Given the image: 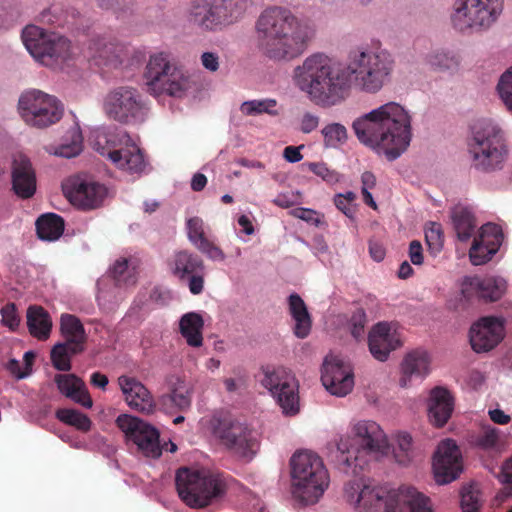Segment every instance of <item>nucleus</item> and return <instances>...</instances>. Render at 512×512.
<instances>
[{
  "instance_id": "obj_35",
  "label": "nucleus",
  "mask_w": 512,
  "mask_h": 512,
  "mask_svg": "<svg viewBox=\"0 0 512 512\" xmlns=\"http://www.w3.org/2000/svg\"><path fill=\"white\" fill-rule=\"evenodd\" d=\"M456 287L457 290L448 299V306L451 309L465 308L475 297L480 298L478 276H465L458 280Z\"/></svg>"
},
{
  "instance_id": "obj_18",
  "label": "nucleus",
  "mask_w": 512,
  "mask_h": 512,
  "mask_svg": "<svg viewBox=\"0 0 512 512\" xmlns=\"http://www.w3.org/2000/svg\"><path fill=\"white\" fill-rule=\"evenodd\" d=\"M116 424L145 457L158 458L161 455L159 433L156 428L129 414L119 415Z\"/></svg>"
},
{
  "instance_id": "obj_12",
  "label": "nucleus",
  "mask_w": 512,
  "mask_h": 512,
  "mask_svg": "<svg viewBox=\"0 0 512 512\" xmlns=\"http://www.w3.org/2000/svg\"><path fill=\"white\" fill-rule=\"evenodd\" d=\"M17 111L26 125L45 129L60 121L64 107L52 94L39 89H27L19 96Z\"/></svg>"
},
{
  "instance_id": "obj_17",
  "label": "nucleus",
  "mask_w": 512,
  "mask_h": 512,
  "mask_svg": "<svg viewBox=\"0 0 512 512\" xmlns=\"http://www.w3.org/2000/svg\"><path fill=\"white\" fill-rule=\"evenodd\" d=\"M101 108L108 119L119 123H139L147 115L141 94L130 86L109 90L101 100Z\"/></svg>"
},
{
  "instance_id": "obj_38",
  "label": "nucleus",
  "mask_w": 512,
  "mask_h": 512,
  "mask_svg": "<svg viewBox=\"0 0 512 512\" xmlns=\"http://www.w3.org/2000/svg\"><path fill=\"white\" fill-rule=\"evenodd\" d=\"M168 385L170 394L162 396L160 404L165 407L168 402H171L180 410L188 409L192 400V387L179 376H171Z\"/></svg>"
},
{
  "instance_id": "obj_51",
  "label": "nucleus",
  "mask_w": 512,
  "mask_h": 512,
  "mask_svg": "<svg viewBox=\"0 0 512 512\" xmlns=\"http://www.w3.org/2000/svg\"><path fill=\"white\" fill-rule=\"evenodd\" d=\"M428 63L442 70L456 69L460 65V57L450 50H436L427 56Z\"/></svg>"
},
{
  "instance_id": "obj_21",
  "label": "nucleus",
  "mask_w": 512,
  "mask_h": 512,
  "mask_svg": "<svg viewBox=\"0 0 512 512\" xmlns=\"http://www.w3.org/2000/svg\"><path fill=\"white\" fill-rule=\"evenodd\" d=\"M136 52V48L130 45L97 39L89 45L88 57L98 67L115 69L129 65Z\"/></svg>"
},
{
  "instance_id": "obj_25",
  "label": "nucleus",
  "mask_w": 512,
  "mask_h": 512,
  "mask_svg": "<svg viewBox=\"0 0 512 512\" xmlns=\"http://www.w3.org/2000/svg\"><path fill=\"white\" fill-rule=\"evenodd\" d=\"M118 385L126 404L133 410L145 414L155 411V401L150 391L136 378L122 375L118 378Z\"/></svg>"
},
{
  "instance_id": "obj_48",
  "label": "nucleus",
  "mask_w": 512,
  "mask_h": 512,
  "mask_svg": "<svg viewBox=\"0 0 512 512\" xmlns=\"http://www.w3.org/2000/svg\"><path fill=\"white\" fill-rule=\"evenodd\" d=\"M501 432L499 429L484 425L480 431L474 436L473 444L482 450H495L499 447Z\"/></svg>"
},
{
  "instance_id": "obj_31",
  "label": "nucleus",
  "mask_w": 512,
  "mask_h": 512,
  "mask_svg": "<svg viewBox=\"0 0 512 512\" xmlns=\"http://www.w3.org/2000/svg\"><path fill=\"white\" fill-rule=\"evenodd\" d=\"M59 391L85 408H91L92 399L84 382L73 374H59L55 377Z\"/></svg>"
},
{
  "instance_id": "obj_52",
  "label": "nucleus",
  "mask_w": 512,
  "mask_h": 512,
  "mask_svg": "<svg viewBox=\"0 0 512 512\" xmlns=\"http://www.w3.org/2000/svg\"><path fill=\"white\" fill-rule=\"evenodd\" d=\"M57 418L78 430L88 431L91 428V420L83 413L74 409H60L56 412Z\"/></svg>"
},
{
  "instance_id": "obj_40",
  "label": "nucleus",
  "mask_w": 512,
  "mask_h": 512,
  "mask_svg": "<svg viewBox=\"0 0 512 512\" xmlns=\"http://www.w3.org/2000/svg\"><path fill=\"white\" fill-rule=\"evenodd\" d=\"M451 218L457 238L460 241L466 242L475 234L477 223L474 213L469 207L456 205L452 209Z\"/></svg>"
},
{
  "instance_id": "obj_50",
  "label": "nucleus",
  "mask_w": 512,
  "mask_h": 512,
  "mask_svg": "<svg viewBox=\"0 0 512 512\" xmlns=\"http://www.w3.org/2000/svg\"><path fill=\"white\" fill-rule=\"evenodd\" d=\"M462 512H479L482 506L481 491L476 484L463 486L460 492Z\"/></svg>"
},
{
  "instance_id": "obj_20",
  "label": "nucleus",
  "mask_w": 512,
  "mask_h": 512,
  "mask_svg": "<svg viewBox=\"0 0 512 512\" xmlns=\"http://www.w3.org/2000/svg\"><path fill=\"white\" fill-rule=\"evenodd\" d=\"M432 468L435 481L440 485L456 480L462 472L461 452L451 439L441 441L433 455Z\"/></svg>"
},
{
  "instance_id": "obj_54",
  "label": "nucleus",
  "mask_w": 512,
  "mask_h": 512,
  "mask_svg": "<svg viewBox=\"0 0 512 512\" xmlns=\"http://www.w3.org/2000/svg\"><path fill=\"white\" fill-rule=\"evenodd\" d=\"M497 90L506 108L512 113V67L501 75Z\"/></svg>"
},
{
  "instance_id": "obj_10",
  "label": "nucleus",
  "mask_w": 512,
  "mask_h": 512,
  "mask_svg": "<svg viewBox=\"0 0 512 512\" xmlns=\"http://www.w3.org/2000/svg\"><path fill=\"white\" fill-rule=\"evenodd\" d=\"M21 38L29 54L45 67L61 69L74 55V48L67 38L35 25H27Z\"/></svg>"
},
{
  "instance_id": "obj_27",
  "label": "nucleus",
  "mask_w": 512,
  "mask_h": 512,
  "mask_svg": "<svg viewBox=\"0 0 512 512\" xmlns=\"http://www.w3.org/2000/svg\"><path fill=\"white\" fill-rule=\"evenodd\" d=\"M12 188L23 199L32 197L36 191V175L30 160L23 154H16L12 162Z\"/></svg>"
},
{
  "instance_id": "obj_45",
  "label": "nucleus",
  "mask_w": 512,
  "mask_h": 512,
  "mask_svg": "<svg viewBox=\"0 0 512 512\" xmlns=\"http://www.w3.org/2000/svg\"><path fill=\"white\" fill-rule=\"evenodd\" d=\"M239 110L244 116H258L267 114L269 116L279 115V106L276 99L262 98L244 101L240 104Z\"/></svg>"
},
{
  "instance_id": "obj_62",
  "label": "nucleus",
  "mask_w": 512,
  "mask_h": 512,
  "mask_svg": "<svg viewBox=\"0 0 512 512\" xmlns=\"http://www.w3.org/2000/svg\"><path fill=\"white\" fill-rule=\"evenodd\" d=\"M320 122L318 115L305 112L299 121V129L302 133L309 134L316 130Z\"/></svg>"
},
{
  "instance_id": "obj_49",
  "label": "nucleus",
  "mask_w": 512,
  "mask_h": 512,
  "mask_svg": "<svg viewBox=\"0 0 512 512\" xmlns=\"http://www.w3.org/2000/svg\"><path fill=\"white\" fill-rule=\"evenodd\" d=\"M321 134L323 136L324 145L327 148H338L343 145L348 138V132L341 123H329L325 125Z\"/></svg>"
},
{
  "instance_id": "obj_58",
  "label": "nucleus",
  "mask_w": 512,
  "mask_h": 512,
  "mask_svg": "<svg viewBox=\"0 0 512 512\" xmlns=\"http://www.w3.org/2000/svg\"><path fill=\"white\" fill-rule=\"evenodd\" d=\"M495 255L494 252H490V248L473 241V244L469 250V258L473 265H483L490 261Z\"/></svg>"
},
{
  "instance_id": "obj_9",
  "label": "nucleus",
  "mask_w": 512,
  "mask_h": 512,
  "mask_svg": "<svg viewBox=\"0 0 512 512\" xmlns=\"http://www.w3.org/2000/svg\"><path fill=\"white\" fill-rule=\"evenodd\" d=\"M144 77L149 92L156 96L166 94L183 98L195 86L191 75L179 67L172 55L165 51L150 55Z\"/></svg>"
},
{
  "instance_id": "obj_26",
  "label": "nucleus",
  "mask_w": 512,
  "mask_h": 512,
  "mask_svg": "<svg viewBox=\"0 0 512 512\" xmlns=\"http://www.w3.org/2000/svg\"><path fill=\"white\" fill-rule=\"evenodd\" d=\"M208 226L204 220L198 216H192L186 219V233L189 242L208 259L216 262H222L226 256L223 250L210 241L206 236Z\"/></svg>"
},
{
  "instance_id": "obj_60",
  "label": "nucleus",
  "mask_w": 512,
  "mask_h": 512,
  "mask_svg": "<svg viewBox=\"0 0 512 512\" xmlns=\"http://www.w3.org/2000/svg\"><path fill=\"white\" fill-rule=\"evenodd\" d=\"M1 322L4 326L14 331L20 323V317L13 303L6 304L0 310Z\"/></svg>"
},
{
  "instance_id": "obj_64",
  "label": "nucleus",
  "mask_w": 512,
  "mask_h": 512,
  "mask_svg": "<svg viewBox=\"0 0 512 512\" xmlns=\"http://www.w3.org/2000/svg\"><path fill=\"white\" fill-rule=\"evenodd\" d=\"M291 213L294 217L304 220L308 223H312L315 225H318L320 223L318 213L315 210L300 207L294 209Z\"/></svg>"
},
{
  "instance_id": "obj_30",
  "label": "nucleus",
  "mask_w": 512,
  "mask_h": 512,
  "mask_svg": "<svg viewBox=\"0 0 512 512\" xmlns=\"http://www.w3.org/2000/svg\"><path fill=\"white\" fill-rule=\"evenodd\" d=\"M167 265L169 272L180 281H184L194 272L205 270L203 260L187 250L175 252L168 260Z\"/></svg>"
},
{
  "instance_id": "obj_56",
  "label": "nucleus",
  "mask_w": 512,
  "mask_h": 512,
  "mask_svg": "<svg viewBox=\"0 0 512 512\" xmlns=\"http://www.w3.org/2000/svg\"><path fill=\"white\" fill-rule=\"evenodd\" d=\"M425 239L431 253H439L443 247V234L441 226L437 223H431L425 230Z\"/></svg>"
},
{
  "instance_id": "obj_11",
  "label": "nucleus",
  "mask_w": 512,
  "mask_h": 512,
  "mask_svg": "<svg viewBox=\"0 0 512 512\" xmlns=\"http://www.w3.org/2000/svg\"><path fill=\"white\" fill-rule=\"evenodd\" d=\"M208 428L215 439L239 458L250 460L258 450V438L249 426L231 416L214 414Z\"/></svg>"
},
{
  "instance_id": "obj_29",
  "label": "nucleus",
  "mask_w": 512,
  "mask_h": 512,
  "mask_svg": "<svg viewBox=\"0 0 512 512\" xmlns=\"http://www.w3.org/2000/svg\"><path fill=\"white\" fill-rule=\"evenodd\" d=\"M249 6L247 0H212L216 30L239 22L246 15Z\"/></svg>"
},
{
  "instance_id": "obj_46",
  "label": "nucleus",
  "mask_w": 512,
  "mask_h": 512,
  "mask_svg": "<svg viewBox=\"0 0 512 512\" xmlns=\"http://www.w3.org/2000/svg\"><path fill=\"white\" fill-rule=\"evenodd\" d=\"M213 15L212 2L193 3L188 9L189 21L206 30H216Z\"/></svg>"
},
{
  "instance_id": "obj_5",
  "label": "nucleus",
  "mask_w": 512,
  "mask_h": 512,
  "mask_svg": "<svg viewBox=\"0 0 512 512\" xmlns=\"http://www.w3.org/2000/svg\"><path fill=\"white\" fill-rule=\"evenodd\" d=\"M389 452L387 437L375 421L356 420L350 432L340 435L329 447V456L345 473L362 470L372 459L384 457Z\"/></svg>"
},
{
  "instance_id": "obj_42",
  "label": "nucleus",
  "mask_w": 512,
  "mask_h": 512,
  "mask_svg": "<svg viewBox=\"0 0 512 512\" xmlns=\"http://www.w3.org/2000/svg\"><path fill=\"white\" fill-rule=\"evenodd\" d=\"M392 454L396 463L401 466L407 467L413 463L416 452L408 432L398 431L392 435Z\"/></svg>"
},
{
  "instance_id": "obj_7",
  "label": "nucleus",
  "mask_w": 512,
  "mask_h": 512,
  "mask_svg": "<svg viewBox=\"0 0 512 512\" xmlns=\"http://www.w3.org/2000/svg\"><path fill=\"white\" fill-rule=\"evenodd\" d=\"M92 145L118 170L130 175H140L145 171L146 161L138 144L124 130L99 128L93 134Z\"/></svg>"
},
{
  "instance_id": "obj_59",
  "label": "nucleus",
  "mask_w": 512,
  "mask_h": 512,
  "mask_svg": "<svg viewBox=\"0 0 512 512\" xmlns=\"http://www.w3.org/2000/svg\"><path fill=\"white\" fill-rule=\"evenodd\" d=\"M366 323V314L362 309L357 310L351 316L349 321L350 333L356 340H360L363 338Z\"/></svg>"
},
{
  "instance_id": "obj_57",
  "label": "nucleus",
  "mask_w": 512,
  "mask_h": 512,
  "mask_svg": "<svg viewBox=\"0 0 512 512\" xmlns=\"http://www.w3.org/2000/svg\"><path fill=\"white\" fill-rule=\"evenodd\" d=\"M308 168L316 176L320 177L323 181L334 184L341 180V175L335 170L330 169L325 163H309Z\"/></svg>"
},
{
  "instance_id": "obj_63",
  "label": "nucleus",
  "mask_w": 512,
  "mask_h": 512,
  "mask_svg": "<svg viewBox=\"0 0 512 512\" xmlns=\"http://www.w3.org/2000/svg\"><path fill=\"white\" fill-rule=\"evenodd\" d=\"M299 202V192H284L278 194L273 203L281 208L292 207Z\"/></svg>"
},
{
  "instance_id": "obj_32",
  "label": "nucleus",
  "mask_w": 512,
  "mask_h": 512,
  "mask_svg": "<svg viewBox=\"0 0 512 512\" xmlns=\"http://www.w3.org/2000/svg\"><path fill=\"white\" fill-rule=\"evenodd\" d=\"M127 287L114 282L110 276H102L97 281L96 299L103 310H112L126 296Z\"/></svg>"
},
{
  "instance_id": "obj_34",
  "label": "nucleus",
  "mask_w": 512,
  "mask_h": 512,
  "mask_svg": "<svg viewBox=\"0 0 512 512\" xmlns=\"http://www.w3.org/2000/svg\"><path fill=\"white\" fill-rule=\"evenodd\" d=\"M288 310L294 322L293 331L296 337L306 338L312 327V320L304 300L297 293L288 297Z\"/></svg>"
},
{
  "instance_id": "obj_1",
  "label": "nucleus",
  "mask_w": 512,
  "mask_h": 512,
  "mask_svg": "<svg viewBox=\"0 0 512 512\" xmlns=\"http://www.w3.org/2000/svg\"><path fill=\"white\" fill-rule=\"evenodd\" d=\"M395 69L394 55L382 45H363L350 51L345 63L326 52H313L293 68L292 82L322 107L342 103L351 87L377 94L387 86Z\"/></svg>"
},
{
  "instance_id": "obj_8",
  "label": "nucleus",
  "mask_w": 512,
  "mask_h": 512,
  "mask_svg": "<svg viewBox=\"0 0 512 512\" xmlns=\"http://www.w3.org/2000/svg\"><path fill=\"white\" fill-rule=\"evenodd\" d=\"M469 151L473 167L482 172L502 170L509 158L499 127L489 119H478L472 125Z\"/></svg>"
},
{
  "instance_id": "obj_15",
  "label": "nucleus",
  "mask_w": 512,
  "mask_h": 512,
  "mask_svg": "<svg viewBox=\"0 0 512 512\" xmlns=\"http://www.w3.org/2000/svg\"><path fill=\"white\" fill-rule=\"evenodd\" d=\"M62 190L66 199L83 211L101 208L111 196L105 183L87 173L68 177L62 184Z\"/></svg>"
},
{
  "instance_id": "obj_3",
  "label": "nucleus",
  "mask_w": 512,
  "mask_h": 512,
  "mask_svg": "<svg viewBox=\"0 0 512 512\" xmlns=\"http://www.w3.org/2000/svg\"><path fill=\"white\" fill-rule=\"evenodd\" d=\"M352 129L360 143L394 161L411 143L412 116L402 104L390 101L356 118Z\"/></svg>"
},
{
  "instance_id": "obj_53",
  "label": "nucleus",
  "mask_w": 512,
  "mask_h": 512,
  "mask_svg": "<svg viewBox=\"0 0 512 512\" xmlns=\"http://www.w3.org/2000/svg\"><path fill=\"white\" fill-rule=\"evenodd\" d=\"M71 348V344L66 342L58 343L52 348L51 360L57 370L68 371L71 369L70 358L75 354Z\"/></svg>"
},
{
  "instance_id": "obj_19",
  "label": "nucleus",
  "mask_w": 512,
  "mask_h": 512,
  "mask_svg": "<svg viewBox=\"0 0 512 512\" xmlns=\"http://www.w3.org/2000/svg\"><path fill=\"white\" fill-rule=\"evenodd\" d=\"M321 381L331 395L346 396L354 387V374L351 364L340 356L327 355L321 369Z\"/></svg>"
},
{
  "instance_id": "obj_44",
  "label": "nucleus",
  "mask_w": 512,
  "mask_h": 512,
  "mask_svg": "<svg viewBox=\"0 0 512 512\" xmlns=\"http://www.w3.org/2000/svg\"><path fill=\"white\" fill-rule=\"evenodd\" d=\"M480 298L486 301H497L507 291V281L502 276L489 275L479 277Z\"/></svg>"
},
{
  "instance_id": "obj_55",
  "label": "nucleus",
  "mask_w": 512,
  "mask_h": 512,
  "mask_svg": "<svg viewBox=\"0 0 512 512\" xmlns=\"http://www.w3.org/2000/svg\"><path fill=\"white\" fill-rule=\"evenodd\" d=\"M376 186V177L370 171H365L361 175V193L364 202L370 206L373 210H377L378 206L374 200L371 190Z\"/></svg>"
},
{
  "instance_id": "obj_47",
  "label": "nucleus",
  "mask_w": 512,
  "mask_h": 512,
  "mask_svg": "<svg viewBox=\"0 0 512 512\" xmlns=\"http://www.w3.org/2000/svg\"><path fill=\"white\" fill-rule=\"evenodd\" d=\"M474 242L483 244L490 248V252H498L503 242V233L501 228L493 223H486L481 226L474 237Z\"/></svg>"
},
{
  "instance_id": "obj_41",
  "label": "nucleus",
  "mask_w": 512,
  "mask_h": 512,
  "mask_svg": "<svg viewBox=\"0 0 512 512\" xmlns=\"http://www.w3.org/2000/svg\"><path fill=\"white\" fill-rule=\"evenodd\" d=\"M27 325L31 335L39 340L47 339L52 329L48 312L40 306H30L27 309Z\"/></svg>"
},
{
  "instance_id": "obj_23",
  "label": "nucleus",
  "mask_w": 512,
  "mask_h": 512,
  "mask_svg": "<svg viewBox=\"0 0 512 512\" xmlns=\"http://www.w3.org/2000/svg\"><path fill=\"white\" fill-rule=\"evenodd\" d=\"M402 345V336L393 323L379 322L368 333L369 352L379 362H386L390 354Z\"/></svg>"
},
{
  "instance_id": "obj_24",
  "label": "nucleus",
  "mask_w": 512,
  "mask_h": 512,
  "mask_svg": "<svg viewBox=\"0 0 512 512\" xmlns=\"http://www.w3.org/2000/svg\"><path fill=\"white\" fill-rule=\"evenodd\" d=\"M399 386L411 388L421 383L431 372V357L424 349H415L405 354L399 367Z\"/></svg>"
},
{
  "instance_id": "obj_61",
  "label": "nucleus",
  "mask_w": 512,
  "mask_h": 512,
  "mask_svg": "<svg viewBox=\"0 0 512 512\" xmlns=\"http://www.w3.org/2000/svg\"><path fill=\"white\" fill-rule=\"evenodd\" d=\"M204 277L205 270H199L189 275V277H187L183 282L187 283L188 289L191 294L199 295L204 290Z\"/></svg>"
},
{
  "instance_id": "obj_28",
  "label": "nucleus",
  "mask_w": 512,
  "mask_h": 512,
  "mask_svg": "<svg viewBox=\"0 0 512 512\" xmlns=\"http://www.w3.org/2000/svg\"><path fill=\"white\" fill-rule=\"evenodd\" d=\"M429 421L436 427L444 426L454 410V398L444 387H435L430 391L428 403Z\"/></svg>"
},
{
  "instance_id": "obj_39",
  "label": "nucleus",
  "mask_w": 512,
  "mask_h": 512,
  "mask_svg": "<svg viewBox=\"0 0 512 512\" xmlns=\"http://www.w3.org/2000/svg\"><path fill=\"white\" fill-rule=\"evenodd\" d=\"M45 149L50 155L57 157L73 158L78 156L83 150V137L79 126L71 127L59 145H49Z\"/></svg>"
},
{
  "instance_id": "obj_6",
  "label": "nucleus",
  "mask_w": 512,
  "mask_h": 512,
  "mask_svg": "<svg viewBox=\"0 0 512 512\" xmlns=\"http://www.w3.org/2000/svg\"><path fill=\"white\" fill-rule=\"evenodd\" d=\"M292 494L304 505L316 504L330 484L322 458L308 450L295 453L290 461Z\"/></svg>"
},
{
  "instance_id": "obj_22",
  "label": "nucleus",
  "mask_w": 512,
  "mask_h": 512,
  "mask_svg": "<svg viewBox=\"0 0 512 512\" xmlns=\"http://www.w3.org/2000/svg\"><path fill=\"white\" fill-rule=\"evenodd\" d=\"M504 336L505 320L495 316L480 318L471 326L469 332L471 347L477 353L490 351Z\"/></svg>"
},
{
  "instance_id": "obj_13",
  "label": "nucleus",
  "mask_w": 512,
  "mask_h": 512,
  "mask_svg": "<svg viewBox=\"0 0 512 512\" xmlns=\"http://www.w3.org/2000/svg\"><path fill=\"white\" fill-rule=\"evenodd\" d=\"M179 497L188 506L202 508L223 491L222 481L205 470L180 468L176 474Z\"/></svg>"
},
{
  "instance_id": "obj_4",
  "label": "nucleus",
  "mask_w": 512,
  "mask_h": 512,
  "mask_svg": "<svg viewBox=\"0 0 512 512\" xmlns=\"http://www.w3.org/2000/svg\"><path fill=\"white\" fill-rule=\"evenodd\" d=\"M425 494L411 485L373 484L358 477L344 483L342 500L354 512H420Z\"/></svg>"
},
{
  "instance_id": "obj_14",
  "label": "nucleus",
  "mask_w": 512,
  "mask_h": 512,
  "mask_svg": "<svg viewBox=\"0 0 512 512\" xmlns=\"http://www.w3.org/2000/svg\"><path fill=\"white\" fill-rule=\"evenodd\" d=\"M261 385L280 406L285 416L300 411L299 383L291 370L283 366H265L261 369Z\"/></svg>"
},
{
  "instance_id": "obj_37",
  "label": "nucleus",
  "mask_w": 512,
  "mask_h": 512,
  "mask_svg": "<svg viewBox=\"0 0 512 512\" xmlns=\"http://www.w3.org/2000/svg\"><path fill=\"white\" fill-rule=\"evenodd\" d=\"M60 328L65 342L71 344V350L79 353L84 349L86 333L81 321L72 314H62L60 318Z\"/></svg>"
},
{
  "instance_id": "obj_2",
  "label": "nucleus",
  "mask_w": 512,
  "mask_h": 512,
  "mask_svg": "<svg viewBox=\"0 0 512 512\" xmlns=\"http://www.w3.org/2000/svg\"><path fill=\"white\" fill-rule=\"evenodd\" d=\"M254 30L260 52L276 63H289L299 58L316 34L311 21L283 6L263 10L255 21Z\"/></svg>"
},
{
  "instance_id": "obj_16",
  "label": "nucleus",
  "mask_w": 512,
  "mask_h": 512,
  "mask_svg": "<svg viewBox=\"0 0 512 512\" xmlns=\"http://www.w3.org/2000/svg\"><path fill=\"white\" fill-rule=\"evenodd\" d=\"M504 0H456L451 22L459 31L489 28L503 11Z\"/></svg>"
},
{
  "instance_id": "obj_36",
  "label": "nucleus",
  "mask_w": 512,
  "mask_h": 512,
  "mask_svg": "<svg viewBox=\"0 0 512 512\" xmlns=\"http://www.w3.org/2000/svg\"><path fill=\"white\" fill-rule=\"evenodd\" d=\"M137 265L138 261L135 257L120 256L113 262L105 276H110L114 282L128 288L136 283Z\"/></svg>"
},
{
  "instance_id": "obj_33",
  "label": "nucleus",
  "mask_w": 512,
  "mask_h": 512,
  "mask_svg": "<svg viewBox=\"0 0 512 512\" xmlns=\"http://www.w3.org/2000/svg\"><path fill=\"white\" fill-rule=\"evenodd\" d=\"M204 318L200 312H187L179 319V332L188 346L200 348L203 345Z\"/></svg>"
},
{
  "instance_id": "obj_43",
  "label": "nucleus",
  "mask_w": 512,
  "mask_h": 512,
  "mask_svg": "<svg viewBox=\"0 0 512 512\" xmlns=\"http://www.w3.org/2000/svg\"><path fill=\"white\" fill-rule=\"evenodd\" d=\"M36 230L41 240L55 241L64 232V220L54 213L44 214L37 219Z\"/></svg>"
}]
</instances>
